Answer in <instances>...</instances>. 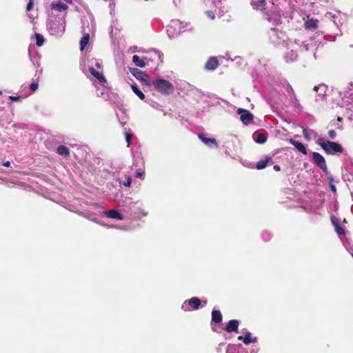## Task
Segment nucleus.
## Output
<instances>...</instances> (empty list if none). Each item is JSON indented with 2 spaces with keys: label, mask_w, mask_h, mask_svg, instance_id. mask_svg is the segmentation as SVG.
Here are the masks:
<instances>
[{
  "label": "nucleus",
  "mask_w": 353,
  "mask_h": 353,
  "mask_svg": "<svg viewBox=\"0 0 353 353\" xmlns=\"http://www.w3.org/2000/svg\"><path fill=\"white\" fill-rule=\"evenodd\" d=\"M239 321L236 319L229 321L225 327V330L228 332H239Z\"/></svg>",
  "instance_id": "nucleus-6"
},
{
  "label": "nucleus",
  "mask_w": 353,
  "mask_h": 353,
  "mask_svg": "<svg viewBox=\"0 0 353 353\" xmlns=\"http://www.w3.org/2000/svg\"><path fill=\"white\" fill-rule=\"evenodd\" d=\"M268 139L267 133H259L256 139V141L258 143H264L266 142Z\"/></svg>",
  "instance_id": "nucleus-23"
},
{
  "label": "nucleus",
  "mask_w": 353,
  "mask_h": 353,
  "mask_svg": "<svg viewBox=\"0 0 353 353\" xmlns=\"http://www.w3.org/2000/svg\"><path fill=\"white\" fill-rule=\"evenodd\" d=\"M35 39H36V44L37 46L40 47L43 46L44 43V38L42 34L39 33L35 34Z\"/></svg>",
  "instance_id": "nucleus-24"
},
{
  "label": "nucleus",
  "mask_w": 353,
  "mask_h": 353,
  "mask_svg": "<svg viewBox=\"0 0 353 353\" xmlns=\"http://www.w3.org/2000/svg\"><path fill=\"white\" fill-rule=\"evenodd\" d=\"M288 90L291 91L292 92H294L292 88L290 85H288Z\"/></svg>",
  "instance_id": "nucleus-40"
},
{
  "label": "nucleus",
  "mask_w": 353,
  "mask_h": 353,
  "mask_svg": "<svg viewBox=\"0 0 353 353\" xmlns=\"http://www.w3.org/2000/svg\"><path fill=\"white\" fill-rule=\"evenodd\" d=\"M251 4L254 9L262 11L265 9L266 1L255 0Z\"/></svg>",
  "instance_id": "nucleus-15"
},
{
  "label": "nucleus",
  "mask_w": 353,
  "mask_h": 353,
  "mask_svg": "<svg viewBox=\"0 0 353 353\" xmlns=\"http://www.w3.org/2000/svg\"><path fill=\"white\" fill-rule=\"evenodd\" d=\"M131 88L133 92L139 97L140 99L143 100L145 99V94L139 90L136 84L132 85Z\"/></svg>",
  "instance_id": "nucleus-22"
},
{
  "label": "nucleus",
  "mask_w": 353,
  "mask_h": 353,
  "mask_svg": "<svg viewBox=\"0 0 353 353\" xmlns=\"http://www.w3.org/2000/svg\"><path fill=\"white\" fill-rule=\"evenodd\" d=\"M57 152L64 157H68L70 155L69 149L63 145L58 146L57 148Z\"/></svg>",
  "instance_id": "nucleus-21"
},
{
  "label": "nucleus",
  "mask_w": 353,
  "mask_h": 353,
  "mask_svg": "<svg viewBox=\"0 0 353 353\" xmlns=\"http://www.w3.org/2000/svg\"><path fill=\"white\" fill-rule=\"evenodd\" d=\"M330 188H331V190L332 191V192L336 194V188L335 187V185L330 183Z\"/></svg>",
  "instance_id": "nucleus-37"
},
{
  "label": "nucleus",
  "mask_w": 353,
  "mask_h": 353,
  "mask_svg": "<svg viewBox=\"0 0 353 353\" xmlns=\"http://www.w3.org/2000/svg\"><path fill=\"white\" fill-rule=\"evenodd\" d=\"M205 14L211 19H214L215 18V16L212 11H210V10L206 11Z\"/></svg>",
  "instance_id": "nucleus-32"
},
{
  "label": "nucleus",
  "mask_w": 353,
  "mask_h": 353,
  "mask_svg": "<svg viewBox=\"0 0 353 353\" xmlns=\"http://www.w3.org/2000/svg\"><path fill=\"white\" fill-rule=\"evenodd\" d=\"M303 137L304 138L306 139V140H310V136L308 134V132H307V130L306 129H304L303 130Z\"/></svg>",
  "instance_id": "nucleus-34"
},
{
  "label": "nucleus",
  "mask_w": 353,
  "mask_h": 353,
  "mask_svg": "<svg viewBox=\"0 0 353 353\" xmlns=\"http://www.w3.org/2000/svg\"><path fill=\"white\" fill-rule=\"evenodd\" d=\"M68 8V6L62 2H59L57 3H52L51 4L52 10H56L60 12L67 10Z\"/></svg>",
  "instance_id": "nucleus-18"
},
{
  "label": "nucleus",
  "mask_w": 353,
  "mask_h": 353,
  "mask_svg": "<svg viewBox=\"0 0 353 353\" xmlns=\"http://www.w3.org/2000/svg\"><path fill=\"white\" fill-rule=\"evenodd\" d=\"M34 0H29V2L26 6V10L30 11L33 8Z\"/></svg>",
  "instance_id": "nucleus-31"
},
{
  "label": "nucleus",
  "mask_w": 353,
  "mask_h": 353,
  "mask_svg": "<svg viewBox=\"0 0 353 353\" xmlns=\"http://www.w3.org/2000/svg\"><path fill=\"white\" fill-rule=\"evenodd\" d=\"M316 143L327 154H335L336 153H342L343 152L342 145L338 143L330 141H324L323 139H319Z\"/></svg>",
  "instance_id": "nucleus-1"
},
{
  "label": "nucleus",
  "mask_w": 353,
  "mask_h": 353,
  "mask_svg": "<svg viewBox=\"0 0 353 353\" xmlns=\"http://www.w3.org/2000/svg\"><path fill=\"white\" fill-rule=\"evenodd\" d=\"M327 134L329 137L332 139H334L336 137V133L334 130H330Z\"/></svg>",
  "instance_id": "nucleus-30"
},
{
  "label": "nucleus",
  "mask_w": 353,
  "mask_h": 353,
  "mask_svg": "<svg viewBox=\"0 0 353 353\" xmlns=\"http://www.w3.org/2000/svg\"><path fill=\"white\" fill-rule=\"evenodd\" d=\"M223 316L219 310H213L212 312V321L211 324L213 323H219L222 321Z\"/></svg>",
  "instance_id": "nucleus-14"
},
{
  "label": "nucleus",
  "mask_w": 353,
  "mask_h": 353,
  "mask_svg": "<svg viewBox=\"0 0 353 353\" xmlns=\"http://www.w3.org/2000/svg\"><path fill=\"white\" fill-rule=\"evenodd\" d=\"M124 178V180H120V183L123 184L125 187H130L132 183L131 176L130 175H125Z\"/></svg>",
  "instance_id": "nucleus-25"
},
{
  "label": "nucleus",
  "mask_w": 353,
  "mask_h": 353,
  "mask_svg": "<svg viewBox=\"0 0 353 353\" xmlns=\"http://www.w3.org/2000/svg\"><path fill=\"white\" fill-rule=\"evenodd\" d=\"M90 40V34L89 33H86L83 35V37L80 40V50L83 51L87 45L88 44Z\"/></svg>",
  "instance_id": "nucleus-19"
},
{
  "label": "nucleus",
  "mask_w": 353,
  "mask_h": 353,
  "mask_svg": "<svg viewBox=\"0 0 353 353\" xmlns=\"http://www.w3.org/2000/svg\"><path fill=\"white\" fill-rule=\"evenodd\" d=\"M9 99L12 101H18L20 99V97L10 96Z\"/></svg>",
  "instance_id": "nucleus-36"
},
{
  "label": "nucleus",
  "mask_w": 353,
  "mask_h": 353,
  "mask_svg": "<svg viewBox=\"0 0 353 353\" xmlns=\"http://www.w3.org/2000/svg\"><path fill=\"white\" fill-rule=\"evenodd\" d=\"M143 173H144V172L142 171L141 169H139V170H137V172H136V176L138 178H141Z\"/></svg>",
  "instance_id": "nucleus-35"
},
{
  "label": "nucleus",
  "mask_w": 353,
  "mask_h": 353,
  "mask_svg": "<svg viewBox=\"0 0 353 353\" xmlns=\"http://www.w3.org/2000/svg\"><path fill=\"white\" fill-rule=\"evenodd\" d=\"M131 74L137 79L143 82V84L148 85H150L148 81V75L144 73L143 71L138 68L130 69Z\"/></svg>",
  "instance_id": "nucleus-4"
},
{
  "label": "nucleus",
  "mask_w": 353,
  "mask_h": 353,
  "mask_svg": "<svg viewBox=\"0 0 353 353\" xmlns=\"http://www.w3.org/2000/svg\"><path fill=\"white\" fill-rule=\"evenodd\" d=\"M289 142L292 145H294L297 149V150L299 152H301L303 154H307V150H306L305 145L302 143L295 141L292 139H290L289 140Z\"/></svg>",
  "instance_id": "nucleus-13"
},
{
  "label": "nucleus",
  "mask_w": 353,
  "mask_h": 353,
  "mask_svg": "<svg viewBox=\"0 0 353 353\" xmlns=\"http://www.w3.org/2000/svg\"><path fill=\"white\" fill-rule=\"evenodd\" d=\"M219 65V63L217 58L216 57H211L208 59L205 65V68L207 70L212 71L216 69Z\"/></svg>",
  "instance_id": "nucleus-7"
},
{
  "label": "nucleus",
  "mask_w": 353,
  "mask_h": 353,
  "mask_svg": "<svg viewBox=\"0 0 353 353\" xmlns=\"http://www.w3.org/2000/svg\"><path fill=\"white\" fill-rule=\"evenodd\" d=\"M125 141L128 143V147L130 146V145L131 144V140H132V134L129 133V132H125Z\"/></svg>",
  "instance_id": "nucleus-27"
},
{
  "label": "nucleus",
  "mask_w": 353,
  "mask_h": 353,
  "mask_svg": "<svg viewBox=\"0 0 353 353\" xmlns=\"http://www.w3.org/2000/svg\"><path fill=\"white\" fill-rule=\"evenodd\" d=\"M336 127H337L338 129H343L342 125H341L339 124H336Z\"/></svg>",
  "instance_id": "nucleus-42"
},
{
  "label": "nucleus",
  "mask_w": 353,
  "mask_h": 353,
  "mask_svg": "<svg viewBox=\"0 0 353 353\" xmlns=\"http://www.w3.org/2000/svg\"><path fill=\"white\" fill-rule=\"evenodd\" d=\"M39 84L37 82H32L30 85V88L31 91L34 92L38 89Z\"/></svg>",
  "instance_id": "nucleus-29"
},
{
  "label": "nucleus",
  "mask_w": 353,
  "mask_h": 353,
  "mask_svg": "<svg viewBox=\"0 0 353 353\" xmlns=\"http://www.w3.org/2000/svg\"><path fill=\"white\" fill-rule=\"evenodd\" d=\"M237 113L240 115L241 121L245 125H248L254 119L253 114L247 110L239 108L237 110Z\"/></svg>",
  "instance_id": "nucleus-5"
},
{
  "label": "nucleus",
  "mask_w": 353,
  "mask_h": 353,
  "mask_svg": "<svg viewBox=\"0 0 353 353\" xmlns=\"http://www.w3.org/2000/svg\"><path fill=\"white\" fill-rule=\"evenodd\" d=\"M251 335H252L251 333L248 332L245 334V335L244 336H238V340L243 341V342L245 345H248L251 343H256L257 341L256 337L252 338Z\"/></svg>",
  "instance_id": "nucleus-10"
},
{
  "label": "nucleus",
  "mask_w": 353,
  "mask_h": 353,
  "mask_svg": "<svg viewBox=\"0 0 353 353\" xmlns=\"http://www.w3.org/2000/svg\"><path fill=\"white\" fill-rule=\"evenodd\" d=\"M188 302L192 310H198L201 305V300L196 296L192 297Z\"/></svg>",
  "instance_id": "nucleus-17"
},
{
  "label": "nucleus",
  "mask_w": 353,
  "mask_h": 353,
  "mask_svg": "<svg viewBox=\"0 0 353 353\" xmlns=\"http://www.w3.org/2000/svg\"><path fill=\"white\" fill-rule=\"evenodd\" d=\"M3 165L5 166V167H10V163L9 161H7L4 163H3Z\"/></svg>",
  "instance_id": "nucleus-38"
},
{
  "label": "nucleus",
  "mask_w": 353,
  "mask_h": 353,
  "mask_svg": "<svg viewBox=\"0 0 353 353\" xmlns=\"http://www.w3.org/2000/svg\"><path fill=\"white\" fill-rule=\"evenodd\" d=\"M331 221H332V224H333L335 227L336 226V225H339V223H338V220H337V219H336V216H331Z\"/></svg>",
  "instance_id": "nucleus-33"
},
{
  "label": "nucleus",
  "mask_w": 353,
  "mask_h": 353,
  "mask_svg": "<svg viewBox=\"0 0 353 353\" xmlns=\"http://www.w3.org/2000/svg\"><path fill=\"white\" fill-rule=\"evenodd\" d=\"M268 19L269 21H273V23L275 25L281 23V18H280L279 15L277 17L274 18V19H272L271 17H268Z\"/></svg>",
  "instance_id": "nucleus-28"
},
{
  "label": "nucleus",
  "mask_w": 353,
  "mask_h": 353,
  "mask_svg": "<svg viewBox=\"0 0 353 353\" xmlns=\"http://www.w3.org/2000/svg\"><path fill=\"white\" fill-rule=\"evenodd\" d=\"M67 3H72V0H64Z\"/></svg>",
  "instance_id": "nucleus-44"
},
{
  "label": "nucleus",
  "mask_w": 353,
  "mask_h": 353,
  "mask_svg": "<svg viewBox=\"0 0 353 353\" xmlns=\"http://www.w3.org/2000/svg\"><path fill=\"white\" fill-rule=\"evenodd\" d=\"M153 85L156 90L164 95H169L174 91L173 85L163 79H157L153 81Z\"/></svg>",
  "instance_id": "nucleus-2"
},
{
  "label": "nucleus",
  "mask_w": 353,
  "mask_h": 353,
  "mask_svg": "<svg viewBox=\"0 0 353 353\" xmlns=\"http://www.w3.org/2000/svg\"><path fill=\"white\" fill-rule=\"evenodd\" d=\"M342 120H343V118H342V117H338V118H337V121H338L341 122V121H342Z\"/></svg>",
  "instance_id": "nucleus-41"
},
{
  "label": "nucleus",
  "mask_w": 353,
  "mask_h": 353,
  "mask_svg": "<svg viewBox=\"0 0 353 353\" xmlns=\"http://www.w3.org/2000/svg\"><path fill=\"white\" fill-rule=\"evenodd\" d=\"M96 66L98 68H101V64L98 62L96 63Z\"/></svg>",
  "instance_id": "nucleus-43"
},
{
  "label": "nucleus",
  "mask_w": 353,
  "mask_h": 353,
  "mask_svg": "<svg viewBox=\"0 0 353 353\" xmlns=\"http://www.w3.org/2000/svg\"><path fill=\"white\" fill-rule=\"evenodd\" d=\"M105 214L110 219H116L119 220H122L123 217L121 214L119 212V211L116 210H111L105 212Z\"/></svg>",
  "instance_id": "nucleus-16"
},
{
  "label": "nucleus",
  "mask_w": 353,
  "mask_h": 353,
  "mask_svg": "<svg viewBox=\"0 0 353 353\" xmlns=\"http://www.w3.org/2000/svg\"><path fill=\"white\" fill-rule=\"evenodd\" d=\"M89 71L90 74L94 76L98 81H99L101 83H105L106 82V79L103 76V73L101 72L97 71L94 68L91 67L89 68Z\"/></svg>",
  "instance_id": "nucleus-12"
},
{
  "label": "nucleus",
  "mask_w": 353,
  "mask_h": 353,
  "mask_svg": "<svg viewBox=\"0 0 353 353\" xmlns=\"http://www.w3.org/2000/svg\"><path fill=\"white\" fill-rule=\"evenodd\" d=\"M2 94V91L0 90V95Z\"/></svg>",
  "instance_id": "nucleus-46"
},
{
  "label": "nucleus",
  "mask_w": 353,
  "mask_h": 353,
  "mask_svg": "<svg viewBox=\"0 0 353 353\" xmlns=\"http://www.w3.org/2000/svg\"><path fill=\"white\" fill-rule=\"evenodd\" d=\"M198 137L203 143H204L205 145L208 146H212L213 145L216 148L218 147L217 142L216 139L214 138H207L202 134H199L198 135Z\"/></svg>",
  "instance_id": "nucleus-9"
},
{
  "label": "nucleus",
  "mask_w": 353,
  "mask_h": 353,
  "mask_svg": "<svg viewBox=\"0 0 353 353\" xmlns=\"http://www.w3.org/2000/svg\"><path fill=\"white\" fill-rule=\"evenodd\" d=\"M335 230L337 232V234L339 235H345V230L343 228H341L339 225H336V226L335 227Z\"/></svg>",
  "instance_id": "nucleus-26"
},
{
  "label": "nucleus",
  "mask_w": 353,
  "mask_h": 353,
  "mask_svg": "<svg viewBox=\"0 0 353 353\" xmlns=\"http://www.w3.org/2000/svg\"><path fill=\"white\" fill-rule=\"evenodd\" d=\"M273 163H273L272 157H270L269 156H265V157H264L263 159L259 160L256 163L255 168L257 170H262V169H264L268 165H272Z\"/></svg>",
  "instance_id": "nucleus-8"
},
{
  "label": "nucleus",
  "mask_w": 353,
  "mask_h": 353,
  "mask_svg": "<svg viewBox=\"0 0 353 353\" xmlns=\"http://www.w3.org/2000/svg\"><path fill=\"white\" fill-rule=\"evenodd\" d=\"M312 159L316 166L324 172L327 171V167L325 159L320 153L316 152H312Z\"/></svg>",
  "instance_id": "nucleus-3"
},
{
  "label": "nucleus",
  "mask_w": 353,
  "mask_h": 353,
  "mask_svg": "<svg viewBox=\"0 0 353 353\" xmlns=\"http://www.w3.org/2000/svg\"><path fill=\"white\" fill-rule=\"evenodd\" d=\"M132 62L137 67L143 68L145 65L144 59H141L136 54L132 57Z\"/></svg>",
  "instance_id": "nucleus-20"
},
{
  "label": "nucleus",
  "mask_w": 353,
  "mask_h": 353,
  "mask_svg": "<svg viewBox=\"0 0 353 353\" xmlns=\"http://www.w3.org/2000/svg\"><path fill=\"white\" fill-rule=\"evenodd\" d=\"M318 20L315 19H310L304 23V26L306 30H315L318 28Z\"/></svg>",
  "instance_id": "nucleus-11"
},
{
  "label": "nucleus",
  "mask_w": 353,
  "mask_h": 353,
  "mask_svg": "<svg viewBox=\"0 0 353 353\" xmlns=\"http://www.w3.org/2000/svg\"><path fill=\"white\" fill-rule=\"evenodd\" d=\"M271 30H272V31L275 32V31H276V28H272L271 29Z\"/></svg>",
  "instance_id": "nucleus-45"
},
{
  "label": "nucleus",
  "mask_w": 353,
  "mask_h": 353,
  "mask_svg": "<svg viewBox=\"0 0 353 353\" xmlns=\"http://www.w3.org/2000/svg\"><path fill=\"white\" fill-rule=\"evenodd\" d=\"M274 170L275 171L279 172V171H280V170H281V167H280L279 165H275L274 166Z\"/></svg>",
  "instance_id": "nucleus-39"
}]
</instances>
